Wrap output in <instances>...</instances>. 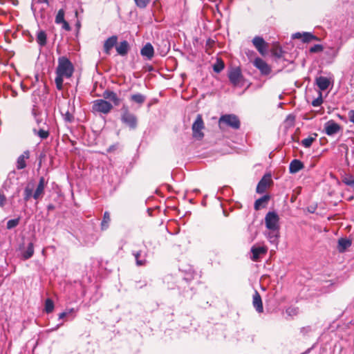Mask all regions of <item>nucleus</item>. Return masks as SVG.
Listing matches in <instances>:
<instances>
[{"label":"nucleus","mask_w":354,"mask_h":354,"mask_svg":"<svg viewBox=\"0 0 354 354\" xmlns=\"http://www.w3.org/2000/svg\"><path fill=\"white\" fill-rule=\"evenodd\" d=\"M204 128L205 125L202 115L198 114L192 127L193 137L197 140H201L204 136L202 131Z\"/></svg>","instance_id":"5"},{"label":"nucleus","mask_w":354,"mask_h":354,"mask_svg":"<svg viewBox=\"0 0 354 354\" xmlns=\"http://www.w3.org/2000/svg\"><path fill=\"white\" fill-rule=\"evenodd\" d=\"M66 315H68V313H66V312L61 313L59 315V319H63V318H64V317H65Z\"/></svg>","instance_id":"50"},{"label":"nucleus","mask_w":354,"mask_h":354,"mask_svg":"<svg viewBox=\"0 0 354 354\" xmlns=\"http://www.w3.org/2000/svg\"><path fill=\"white\" fill-rule=\"evenodd\" d=\"M64 119L66 121L71 122L73 119V116L68 112H67L65 115Z\"/></svg>","instance_id":"44"},{"label":"nucleus","mask_w":354,"mask_h":354,"mask_svg":"<svg viewBox=\"0 0 354 354\" xmlns=\"http://www.w3.org/2000/svg\"><path fill=\"white\" fill-rule=\"evenodd\" d=\"M351 241L347 239L342 238L338 241V248L340 252H344L346 248L350 247Z\"/></svg>","instance_id":"27"},{"label":"nucleus","mask_w":354,"mask_h":354,"mask_svg":"<svg viewBox=\"0 0 354 354\" xmlns=\"http://www.w3.org/2000/svg\"><path fill=\"white\" fill-rule=\"evenodd\" d=\"M140 53L142 56L146 57L148 59H151L154 55V49L150 43L146 44L141 49Z\"/></svg>","instance_id":"17"},{"label":"nucleus","mask_w":354,"mask_h":354,"mask_svg":"<svg viewBox=\"0 0 354 354\" xmlns=\"http://www.w3.org/2000/svg\"><path fill=\"white\" fill-rule=\"evenodd\" d=\"M254 65L261 71L263 75H268L271 68L268 64L261 58L257 57L254 61Z\"/></svg>","instance_id":"13"},{"label":"nucleus","mask_w":354,"mask_h":354,"mask_svg":"<svg viewBox=\"0 0 354 354\" xmlns=\"http://www.w3.org/2000/svg\"><path fill=\"white\" fill-rule=\"evenodd\" d=\"M270 232L267 233L266 237L271 243L277 244L278 242L279 230H269Z\"/></svg>","instance_id":"26"},{"label":"nucleus","mask_w":354,"mask_h":354,"mask_svg":"<svg viewBox=\"0 0 354 354\" xmlns=\"http://www.w3.org/2000/svg\"><path fill=\"white\" fill-rule=\"evenodd\" d=\"M65 21L64 19V11L63 9H60L55 17V23L60 24L62 22Z\"/></svg>","instance_id":"34"},{"label":"nucleus","mask_w":354,"mask_h":354,"mask_svg":"<svg viewBox=\"0 0 354 354\" xmlns=\"http://www.w3.org/2000/svg\"><path fill=\"white\" fill-rule=\"evenodd\" d=\"M61 24H62L63 29H64L66 30H70V29H71L70 26L66 21H64Z\"/></svg>","instance_id":"45"},{"label":"nucleus","mask_w":354,"mask_h":354,"mask_svg":"<svg viewBox=\"0 0 354 354\" xmlns=\"http://www.w3.org/2000/svg\"><path fill=\"white\" fill-rule=\"evenodd\" d=\"M241 126L239 118L234 114L222 115L218 120V127L221 130H224L226 127H230L233 129H239Z\"/></svg>","instance_id":"2"},{"label":"nucleus","mask_w":354,"mask_h":354,"mask_svg":"<svg viewBox=\"0 0 354 354\" xmlns=\"http://www.w3.org/2000/svg\"><path fill=\"white\" fill-rule=\"evenodd\" d=\"M317 37L315 35H313V34L310 33V32H303L302 33V41L304 42V43H306V42H309L312 40H317Z\"/></svg>","instance_id":"31"},{"label":"nucleus","mask_w":354,"mask_h":354,"mask_svg":"<svg viewBox=\"0 0 354 354\" xmlns=\"http://www.w3.org/2000/svg\"><path fill=\"white\" fill-rule=\"evenodd\" d=\"M73 312H74V309L73 308H71L68 311H66V313H68V315H69L71 313H73Z\"/></svg>","instance_id":"52"},{"label":"nucleus","mask_w":354,"mask_h":354,"mask_svg":"<svg viewBox=\"0 0 354 354\" xmlns=\"http://www.w3.org/2000/svg\"><path fill=\"white\" fill-rule=\"evenodd\" d=\"M298 312H299V310L297 308H289L286 310V313L289 315H297Z\"/></svg>","instance_id":"41"},{"label":"nucleus","mask_w":354,"mask_h":354,"mask_svg":"<svg viewBox=\"0 0 354 354\" xmlns=\"http://www.w3.org/2000/svg\"><path fill=\"white\" fill-rule=\"evenodd\" d=\"M223 67H224L223 64H221L219 66H214V71L218 73V72H220L223 68Z\"/></svg>","instance_id":"47"},{"label":"nucleus","mask_w":354,"mask_h":354,"mask_svg":"<svg viewBox=\"0 0 354 354\" xmlns=\"http://www.w3.org/2000/svg\"><path fill=\"white\" fill-rule=\"evenodd\" d=\"M73 72L74 66L66 57L62 56L58 58L55 80L56 87L58 90L61 91L63 88L64 79L71 77Z\"/></svg>","instance_id":"1"},{"label":"nucleus","mask_w":354,"mask_h":354,"mask_svg":"<svg viewBox=\"0 0 354 354\" xmlns=\"http://www.w3.org/2000/svg\"><path fill=\"white\" fill-rule=\"evenodd\" d=\"M48 0H32L31 9L33 12H35L37 9V6L39 4L45 3L48 4Z\"/></svg>","instance_id":"35"},{"label":"nucleus","mask_w":354,"mask_h":354,"mask_svg":"<svg viewBox=\"0 0 354 354\" xmlns=\"http://www.w3.org/2000/svg\"><path fill=\"white\" fill-rule=\"evenodd\" d=\"M53 208H54V207L52 205H50L48 206V209H53Z\"/></svg>","instance_id":"53"},{"label":"nucleus","mask_w":354,"mask_h":354,"mask_svg":"<svg viewBox=\"0 0 354 354\" xmlns=\"http://www.w3.org/2000/svg\"><path fill=\"white\" fill-rule=\"evenodd\" d=\"M6 203V198L5 195L0 192V207H3Z\"/></svg>","instance_id":"42"},{"label":"nucleus","mask_w":354,"mask_h":354,"mask_svg":"<svg viewBox=\"0 0 354 354\" xmlns=\"http://www.w3.org/2000/svg\"><path fill=\"white\" fill-rule=\"evenodd\" d=\"M324 100L322 99V94L321 92H319V96L313 100L312 105L315 107L319 106L323 103Z\"/></svg>","instance_id":"38"},{"label":"nucleus","mask_w":354,"mask_h":354,"mask_svg":"<svg viewBox=\"0 0 354 354\" xmlns=\"http://www.w3.org/2000/svg\"><path fill=\"white\" fill-rule=\"evenodd\" d=\"M130 100L138 104H142L146 100V97L141 93H136L131 95Z\"/></svg>","instance_id":"28"},{"label":"nucleus","mask_w":354,"mask_h":354,"mask_svg":"<svg viewBox=\"0 0 354 354\" xmlns=\"http://www.w3.org/2000/svg\"><path fill=\"white\" fill-rule=\"evenodd\" d=\"M253 306L258 313H262L263 310V304L261 296L257 291H255L253 295Z\"/></svg>","instance_id":"20"},{"label":"nucleus","mask_w":354,"mask_h":354,"mask_svg":"<svg viewBox=\"0 0 354 354\" xmlns=\"http://www.w3.org/2000/svg\"><path fill=\"white\" fill-rule=\"evenodd\" d=\"M228 77L230 82L234 86H239L243 79L240 68H235L232 69L229 73Z\"/></svg>","instance_id":"10"},{"label":"nucleus","mask_w":354,"mask_h":354,"mask_svg":"<svg viewBox=\"0 0 354 354\" xmlns=\"http://www.w3.org/2000/svg\"><path fill=\"white\" fill-rule=\"evenodd\" d=\"M333 56L334 57L337 56L338 54V49H333Z\"/></svg>","instance_id":"51"},{"label":"nucleus","mask_w":354,"mask_h":354,"mask_svg":"<svg viewBox=\"0 0 354 354\" xmlns=\"http://www.w3.org/2000/svg\"><path fill=\"white\" fill-rule=\"evenodd\" d=\"M295 117L293 115H292V114H289L286 117V121L287 122H290L291 123H293L295 122Z\"/></svg>","instance_id":"46"},{"label":"nucleus","mask_w":354,"mask_h":354,"mask_svg":"<svg viewBox=\"0 0 354 354\" xmlns=\"http://www.w3.org/2000/svg\"><path fill=\"white\" fill-rule=\"evenodd\" d=\"M270 181V176L266 177L264 176L258 183L257 187V192L258 193H263L266 189Z\"/></svg>","instance_id":"23"},{"label":"nucleus","mask_w":354,"mask_h":354,"mask_svg":"<svg viewBox=\"0 0 354 354\" xmlns=\"http://www.w3.org/2000/svg\"><path fill=\"white\" fill-rule=\"evenodd\" d=\"M36 41L41 47L46 44L47 35L45 31L40 30L37 32Z\"/></svg>","instance_id":"25"},{"label":"nucleus","mask_w":354,"mask_h":354,"mask_svg":"<svg viewBox=\"0 0 354 354\" xmlns=\"http://www.w3.org/2000/svg\"><path fill=\"white\" fill-rule=\"evenodd\" d=\"M20 252V257L23 260H28L30 259L34 254V244L30 242L26 247L24 244L21 245L19 248Z\"/></svg>","instance_id":"8"},{"label":"nucleus","mask_w":354,"mask_h":354,"mask_svg":"<svg viewBox=\"0 0 354 354\" xmlns=\"http://www.w3.org/2000/svg\"><path fill=\"white\" fill-rule=\"evenodd\" d=\"M30 157V152L28 151H24L21 156H19L17 161V168L18 169H24L26 167V160Z\"/></svg>","instance_id":"18"},{"label":"nucleus","mask_w":354,"mask_h":354,"mask_svg":"<svg viewBox=\"0 0 354 354\" xmlns=\"http://www.w3.org/2000/svg\"><path fill=\"white\" fill-rule=\"evenodd\" d=\"M54 310V303L51 299H47L45 301V311L47 313H50Z\"/></svg>","instance_id":"32"},{"label":"nucleus","mask_w":354,"mask_h":354,"mask_svg":"<svg viewBox=\"0 0 354 354\" xmlns=\"http://www.w3.org/2000/svg\"><path fill=\"white\" fill-rule=\"evenodd\" d=\"M303 162L297 159H294L290 163L289 171L291 174H295L304 168Z\"/></svg>","instance_id":"19"},{"label":"nucleus","mask_w":354,"mask_h":354,"mask_svg":"<svg viewBox=\"0 0 354 354\" xmlns=\"http://www.w3.org/2000/svg\"><path fill=\"white\" fill-rule=\"evenodd\" d=\"M252 43L261 55H264L266 53L268 45L262 37L259 36L254 37Z\"/></svg>","instance_id":"12"},{"label":"nucleus","mask_w":354,"mask_h":354,"mask_svg":"<svg viewBox=\"0 0 354 354\" xmlns=\"http://www.w3.org/2000/svg\"><path fill=\"white\" fill-rule=\"evenodd\" d=\"M110 221L111 218L109 213L108 212H105L101 223L102 230H104L108 228Z\"/></svg>","instance_id":"30"},{"label":"nucleus","mask_w":354,"mask_h":354,"mask_svg":"<svg viewBox=\"0 0 354 354\" xmlns=\"http://www.w3.org/2000/svg\"><path fill=\"white\" fill-rule=\"evenodd\" d=\"M46 185V182L45 180L44 177L41 176L39 178V183L37 186V188L33 193V198L36 200L42 198L44 194V189Z\"/></svg>","instance_id":"14"},{"label":"nucleus","mask_w":354,"mask_h":354,"mask_svg":"<svg viewBox=\"0 0 354 354\" xmlns=\"http://www.w3.org/2000/svg\"><path fill=\"white\" fill-rule=\"evenodd\" d=\"M252 256L251 259L253 261H258L263 256L266 255L268 252V248L266 246H256L253 245L251 248Z\"/></svg>","instance_id":"9"},{"label":"nucleus","mask_w":354,"mask_h":354,"mask_svg":"<svg viewBox=\"0 0 354 354\" xmlns=\"http://www.w3.org/2000/svg\"><path fill=\"white\" fill-rule=\"evenodd\" d=\"M151 0H134L136 5L140 8H145Z\"/></svg>","instance_id":"39"},{"label":"nucleus","mask_w":354,"mask_h":354,"mask_svg":"<svg viewBox=\"0 0 354 354\" xmlns=\"http://www.w3.org/2000/svg\"><path fill=\"white\" fill-rule=\"evenodd\" d=\"M345 183L354 189V179L345 181Z\"/></svg>","instance_id":"48"},{"label":"nucleus","mask_w":354,"mask_h":354,"mask_svg":"<svg viewBox=\"0 0 354 354\" xmlns=\"http://www.w3.org/2000/svg\"><path fill=\"white\" fill-rule=\"evenodd\" d=\"M348 116L349 121L351 122H352L353 124H354V109L350 110L348 112Z\"/></svg>","instance_id":"43"},{"label":"nucleus","mask_w":354,"mask_h":354,"mask_svg":"<svg viewBox=\"0 0 354 354\" xmlns=\"http://www.w3.org/2000/svg\"><path fill=\"white\" fill-rule=\"evenodd\" d=\"M37 127L33 129L35 135L39 136L41 139H46L49 136L50 129L46 122H43L41 119H36Z\"/></svg>","instance_id":"6"},{"label":"nucleus","mask_w":354,"mask_h":354,"mask_svg":"<svg viewBox=\"0 0 354 354\" xmlns=\"http://www.w3.org/2000/svg\"><path fill=\"white\" fill-rule=\"evenodd\" d=\"M118 37L112 36L109 37L104 44V50L106 54H109L111 49L117 44Z\"/></svg>","instance_id":"21"},{"label":"nucleus","mask_w":354,"mask_h":354,"mask_svg":"<svg viewBox=\"0 0 354 354\" xmlns=\"http://www.w3.org/2000/svg\"><path fill=\"white\" fill-rule=\"evenodd\" d=\"M308 329H309L308 328H303L301 329V332H304V330H308Z\"/></svg>","instance_id":"54"},{"label":"nucleus","mask_w":354,"mask_h":354,"mask_svg":"<svg viewBox=\"0 0 354 354\" xmlns=\"http://www.w3.org/2000/svg\"><path fill=\"white\" fill-rule=\"evenodd\" d=\"M293 39H302V33L301 32H296L292 35Z\"/></svg>","instance_id":"49"},{"label":"nucleus","mask_w":354,"mask_h":354,"mask_svg":"<svg viewBox=\"0 0 354 354\" xmlns=\"http://www.w3.org/2000/svg\"><path fill=\"white\" fill-rule=\"evenodd\" d=\"M316 84L321 91H325L328 88L330 82L327 77L320 76L316 78Z\"/></svg>","instance_id":"22"},{"label":"nucleus","mask_w":354,"mask_h":354,"mask_svg":"<svg viewBox=\"0 0 354 354\" xmlns=\"http://www.w3.org/2000/svg\"><path fill=\"white\" fill-rule=\"evenodd\" d=\"M133 255L136 259V265L138 266H145L147 264V254L142 250L133 251Z\"/></svg>","instance_id":"16"},{"label":"nucleus","mask_w":354,"mask_h":354,"mask_svg":"<svg viewBox=\"0 0 354 354\" xmlns=\"http://www.w3.org/2000/svg\"><path fill=\"white\" fill-rule=\"evenodd\" d=\"M19 223V218L10 219L7 222V228L8 230L12 229L17 227Z\"/></svg>","instance_id":"36"},{"label":"nucleus","mask_w":354,"mask_h":354,"mask_svg":"<svg viewBox=\"0 0 354 354\" xmlns=\"http://www.w3.org/2000/svg\"><path fill=\"white\" fill-rule=\"evenodd\" d=\"M341 129V126L334 120L328 121L324 125V131L326 135L331 136L337 133Z\"/></svg>","instance_id":"11"},{"label":"nucleus","mask_w":354,"mask_h":354,"mask_svg":"<svg viewBox=\"0 0 354 354\" xmlns=\"http://www.w3.org/2000/svg\"><path fill=\"white\" fill-rule=\"evenodd\" d=\"M279 218L277 213L269 212L265 217V224L268 230H279Z\"/></svg>","instance_id":"7"},{"label":"nucleus","mask_w":354,"mask_h":354,"mask_svg":"<svg viewBox=\"0 0 354 354\" xmlns=\"http://www.w3.org/2000/svg\"><path fill=\"white\" fill-rule=\"evenodd\" d=\"M92 109L93 112L108 114L113 109V105L105 99H97L93 102Z\"/></svg>","instance_id":"4"},{"label":"nucleus","mask_w":354,"mask_h":354,"mask_svg":"<svg viewBox=\"0 0 354 354\" xmlns=\"http://www.w3.org/2000/svg\"><path fill=\"white\" fill-rule=\"evenodd\" d=\"M315 140V138H313V137H308V138H305V139L302 140V141H301V145H302L304 147H306V148H308V147H310L312 145V144H313V141H314Z\"/></svg>","instance_id":"37"},{"label":"nucleus","mask_w":354,"mask_h":354,"mask_svg":"<svg viewBox=\"0 0 354 354\" xmlns=\"http://www.w3.org/2000/svg\"><path fill=\"white\" fill-rule=\"evenodd\" d=\"M269 200V196H263L257 199L254 203V209L258 210L264 206V203H267Z\"/></svg>","instance_id":"29"},{"label":"nucleus","mask_w":354,"mask_h":354,"mask_svg":"<svg viewBox=\"0 0 354 354\" xmlns=\"http://www.w3.org/2000/svg\"><path fill=\"white\" fill-rule=\"evenodd\" d=\"M121 111L120 119L122 122L131 129H136L138 124V119L136 115L131 113L128 106L125 105L122 107Z\"/></svg>","instance_id":"3"},{"label":"nucleus","mask_w":354,"mask_h":354,"mask_svg":"<svg viewBox=\"0 0 354 354\" xmlns=\"http://www.w3.org/2000/svg\"><path fill=\"white\" fill-rule=\"evenodd\" d=\"M323 50V46L320 44H315L310 48V53L321 52Z\"/></svg>","instance_id":"40"},{"label":"nucleus","mask_w":354,"mask_h":354,"mask_svg":"<svg viewBox=\"0 0 354 354\" xmlns=\"http://www.w3.org/2000/svg\"><path fill=\"white\" fill-rule=\"evenodd\" d=\"M33 197L32 188L27 186L24 189V201H28L31 197Z\"/></svg>","instance_id":"33"},{"label":"nucleus","mask_w":354,"mask_h":354,"mask_svg":"<svg viewBox=\"0 0 354 354\" xmlns=\"http://www.w3.org/2000/svg\"><path fill=\"white\" fill-rule=\"evenodd\" d=\"M129 48V46L127 41H122L118 46H116L117 53L122 56L127 54Z\"/></svg>","instance_id":"24"},{"label":"nucleus","mask_w":354,"mask_h":354,"mask_svg":"<svg viewBox=\"0 0 354 354\" xmlns=\"http://www.w3.org/2000/svg\"><path fill=\"white\" fill-rule=\"evenodd\" d=\"M103 97L105 100H109L111 101L115 106H118L120 104L121 100L118 95L110 90H106L103 92Z\"/></svg>","instance_id":"15"}]
</instances>
